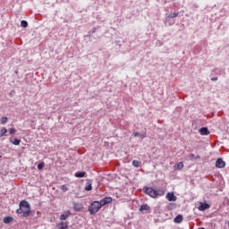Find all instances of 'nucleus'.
I'll return each mask as SVG.
<instances>
[{
  "label": "nucleus",
  "mask_w": 229,
  "mask_h": 229,
  "mask_svg": "<svg viewBox=\"0 0 229 229\" xmlns=\"http://www.w3.org/2000/svg\"><path fill=\"white\" fill-rule=\"evenodd\" d=\"M19 208L16 210L17 214H21L22 217H30L31 214V208L30 203L26 200H21L19 204Z\"/></svg>",
  "instance_id": "f257e3e1"
},
{
  "label": "nucleus",
  "mask_w": 229,
  "mask_h": 229,
  "mask_svg": "<svg viewBox=\"0 0 229 229\" xmlns=\"http://www.w3.org/2000/svg\"><path fill=\"white\" fill-rule=\"evenodd\" d=\"M101 202L99 201H94L91 203V206L89 208V213L91 215L98 214L99 212V209L101 208Z\"/></svg>",
  "instance_id": "f03ea898"
},
{
  "label": "nucleus",
  "mask_w": 229,
  "mask_h": 229,
  "mask_svg": "<svg viewBox=\"0 0 229 229\" xmlns=\"http://www.w3.org/2000/svg\"><path fill=\"white\" fill-rule=\"evenodd\" d=\"M144 191L146 194H148L150 198H157V196H162V194H164V192L160 194L157 190H154L153 188H148V187L144 188Z\"/></svg>",
  "instance_id": "7ed1b4c3"
},
{
  "label": "nucleus",
  "mask_w": 229,
  "mask_h": 229,
  "mask_svg": "<svg viewBox=\"0 0 229 229\" xmlns=\"http://www.w3.org/2000/svg\"><path fill=\"white\" fill-rule=\"evenodd\" d=\"M208 208H210V205L203 202H200L199 206L198 207V210H199L200 212H205V210H207Z\"/></svg>",
  "instance_id": "20e7f679"
},
{
  "label": "nucleus",
  "mask_w": 229,
  "mask_h": 229,
  "mask_svg": "<svg viewBox=\"0 0 229 229\" xmlns=\"http://www.w3.org/2000/svg\"><path fill=\"white\" fill-rule=\"evenodd\" d=\"M225 165H226V163H225V161L223 160V158H218L216 162V167H217L218 169H223V167H225Z\"/></svg>",
  "instance_id": "39448f33"
},
{
  "label": "nucleus",
  "mask_w": 229,
  "mask_h": 229,
  "mask_svg": "<svg viewBox=\"0 0 229 229\" xmlns=\"http://www.w3.org/2000/svg\"><path fill=\"white\" fill-rule=\"evenodd\" d=\"M108 203H112V197H106L100 200V205L105 207V205H108Z\"/></svg>",
  "instance_id": "423d86ee"
},
{
  "label": "nucleus",
  "mask_w": 229,
  "mask_h": 229,
  "mask_svg": "<svg viewBox=\"0 0 229 229\" xmlns=\"http://www.w3.org/2000/svg\"><path fill=\"white\" fill-rule=\"evenodd\" d=\"M165 198L168 201H176L177 199L176 195H174V192H168Z\"/></svg>",
  "instance_id": "0eeeda50"
},
{
  "label": "nucleus",
  "mask_w": 229,
  "mask_h": 229,
  "mask_svg": "<svg viewBox=\"0 0 229 229\" xmlns=\"http://www.w3.org/2000/svg\"><path fill=\"white\" fill-rule=\"evenodd\" d=\"M199 131L200 135H210V131H208V128L207 127L200 128Z\"/></svg>",
  "instance_id": "6e6552de"
},
{
  "label": "nucleus",
  "mask_w": 229,
  "mask_h": 229,
  "mask_svg": "<svg viewBox=\"0 0 229 229\" xmlns=\"http://www.w3.org/2000/svg\"><path fill=\"white\" fill-rule=\"evenodd\" d=\"M72 213L71 211H66L64 214L60 216V219L61 221H65V219H67L68 217H71Z\"/></svg>",
  "instance_id": "1a4fd4ad"
},
{
  "label": "nucleus",
  "mask_w": 229,
  "mask_h": 229,
  "mask_svg": "<svg viewBox=\"0 0 229 229\" xmlns=\"http://www.w3.org/2000/svg\"><path fill=\"white\" fill-rule=\"evenodd\" d=\"M183 221V216L178 215L174 217V223H176L177 225H180Z\"/></svg>",
  "instance_id": "9d476101"
},
{
  "label": "nucleus",
  "mask_w": 229,
  "mask_h": 229,
  "mask_svg": "<svg viewBox=\"0 0 229 229\" xmlns=\"http://www.w3.org/2000/svg\"><path fill=\"white\" fill-rule=\"evenodd\" d=\"M74 176L76 178H85V176H87V172H76Z\"/></svg>",
  "instance_id": "9b49d317"
},
{
  "label": "nucleus",
  "mask_w": 229,
  "mask_h": 229,
  "mask_svg": "<svg viewBox=\"0 0 229 229\" xmlns=\"http://www.w3.org/2000/svg\"><path fill=\"white\" fill-rule=\"evenodd\" d=\"M85 191H92V181L89 180L85 186Z\"/></svg>",
  "instance_id": "f8f14e48"
},
{
  "label": "nucleus",
  "mask_w": 229,
  "mask_h": 229,
  "mask_svg": "<svg viewBox=\"0 0 229 229\" xmlns=\"http://www.w3.org/2000/svg\"><path fill=\"white\" fill-rule=\"evenodd\" d=\"M57 228L58 229H67L68 225L65 222H61V223L57 224Z\"/></svg>",
  "instance_id": "ddd939ff"
},
{
  "label": "nucleus",
  "mask_w": 229,
  "mask_h": 229,
  "mask_svg": "<svg viewBox=\"0 0 229 229\" xmlns=\"http://www.w3.org/2000/svg\"><path fill=\"white\" fill-rule=\"evenodd\" d=\"M11 144H13L14 146H19L21 144V140L15 138L10 140Z\"/></svg>",
  "instance_id": "4468645a"
},
{
  "label": "nucleus",
  "mask_w": 229,
  "mask_h": 229,
  "mask_svg": "<svg viewBox=\"0 0 229 229\" xmlns=\"http://www.w3.org/2000/svg\"><path fill=\"white\" fill-rule=\"evenodd\" d=\"M180 15V13H174L171 14H166V19H174L175 17H178Z\"/></svg>",
  "instance_id": "2eb2a0df"
},
{
  "label": "nucleus",
  "mask_w": 229,
  "mask_h": 229,
  "mask_svg": "<svg viewBox=\"0 0 229 229\" xmlns=\"http://www.w3.org/2000/svg\"><path fill=\"white\" fill-rule=\"evenodd\" d=\"M140 212H144V210H149V206L148 204H143L140 208Z\"/></svg>",
  "instance_id": "dca6fc26"
},
{
  "label": "nucleus",
  "mask_w": 229,
  "mask_h": 229,
  "mask_svg": "<svg viewBox=\"0 0 229 229\" xmlns=\"http://www.w3.org/2000/svg\"><path fill=\"white\" fill-rule=\"evenodd\" d=\"M12 221H13V217H12V216H5L4 218V223L5 225H9V223H12Z\"/></svg>",
  "instance_id": "f3484780"
},
{
  "label": "nucleus",
  "mask_w": 229,
  "mask_h": 229,
  "mask_svg": "<svg viewBox=\"0 0 229 229\" xmlns=\"http://www.w3.org/2000/svg\"><path fill=\"white\" fill-rule=\"evenodd\" d=\"M6 133H8V130L6 129V128H2L1 130H0V139H1V137H4V135H6Z\"/></svg>",
  "instance_id": "a211bd4d"
},
{
  "label": "nucleus",
  "mask_w": 229,
  "mask_h": 229,
  "mask_svg": "<svg viewBox=\"0 0 229 229\" xmlns=\"http://www.w3.org/2000/svg\"><path fill=\"white\" fill-rule=\"evenodd\" d=\"M94 33H96V29H93L92 30H90L88 35L84 36V38H90V37H92V35H94Z\"/></svg>",
  "instance_id": "6ab92c4d"
},
{
  "label": "nucleus",
  "mask_w": 229,
  "mask_h": 229,
  "mask_svg": "<svg viewBox=\"0 0 229 229\" xmlns=\"http://www.w3.org/2000/svg\"><path fill=\"white\" fill-rule=\"evenodd\" d=\"M189 157H190L191 160H199V158H201V157H200L199 155L195 156L194 154H190V155H189Z\"/></svg>",
  "instance_id": "aec40b11"
},
{
  "label": "nucleus",
  "mask_w": 229,
  "mask_h": 229,
  "mask_svg": "<svg viewBox=\"0 0 229 229\" xmlns=\"http://www.w3.org/2000/svg\"><path fill=\"white\" fill-rule=\"evenodd\" d=\"M132 165H133L134 167H140V165H142V162L138 161V160H133V161H132Z\"/></svg>",
  "instance_id": "412c9836"
},
{
  "label": "nucleus",
  "mask_w": 229,
  "mask_h": 229,
  "mask_svg": "<svg viewBox=\"0 0 229 229\" xmlns=\"http://www.w3.org/2000/svg\"><path fill=\"white\" fill-rule=\"evenodd\" d=\"M174 169H177V170L183 169V163L179 162L177 165H174Z\"/></svg>",
  "instance_id": "4be33fe9"
},
{
  "label": "nucleus",
  "mask_w": 229,
  "mask_h": 229,
  "mask_svg": "<svg viewBox=\"0 0 229 229\" xmlns=\"http://www.w3.org/2000/svg\"><path fill=\"white\" fill-rule=\"evenodd\" d=\"M46 165V164L44 162H41L38 165V171H42L44 169V166Z\"/></svg>",
  "instance_id": "5701e85b"
},
{
  "label": "nucleus",
  "mask_w": 229,
  "mask_h": 229,
  "mask_svg": "<svg viewBox=\"0 0 229 229\" xmlns=\"http://www.w3.org/2000/svg\"><path fill=\"white\" fill-rule=\"evenodd\" d=\"M0 121L1 124H6V123L8 122V117L3 116Z\"/></svg>",
  "instance_id": "b1692460"
},
{
  "label": "nucleus",
  "mask_w": 229,
  "mask_h": 229,
  "mask_svg": "<svg viewBox=\"0 0 229 229\" xmlns=\"http://www.w3.org/2000/svg\"><path fill=\"white\" fill-rule=\"evenodd\" d=\"M21 28H26L28 26V21L22 20L21 21Z\"/></svg>",
  "instance_id": "393cba45"
},
{
  "label": "nucleus",
  "mask_w": 229,
  "mask_h": 229,
  "mask_svg": "<svg viewBox=\"0 0 229 229\" xmlns=\"http://www.w3.org/2000/svg\"><path fill=\"white\" fill-rule=\"evenodd\" d=\"M16 131H17V130H15L14 128L9 129V133H10L11 135H13V133H15Z\"/></svg>",
  "instance_id": "a878e982"
},
{
  "label": "nucleus",
  "mask_w": 229,
  "mask_h": 229,
  "mask_svg": "<svg viewBox=\"0 0 229 229\" xmlns=\"http://www.w3.org/2000/svg\"><path fill=\"white\" fill-rule=\"evenodd\" d=\"M62 190L64 191V192H67V191H68L67 186L63 185Z\"/></svg>",
  "instance_id": "bb28decb"
},
{
  "label": "nucleus",
  "mask_w": 229,
  "mask_h": 229,
  "mask_svg": "<svg viewBox=\"0 0 229 229\" xmlns=\"http://www.w3.org/2000/svg\"><path fill=\"white\" fill-rule=\"evenodd\" d=\"M132 135L134 137H140V133H139V132H133Z\"/></svg>",
  "instance_id": "cd10ccee"
},
{
  "label": "nucleus",
  "mask_w": 229,
  "mask_h": 229,
  "mask_svg": "<svg viewBox=\"0 0 229 229\" xmlns=\"http://www.w3.org/2000/svg\"><path fill=\"white\" fill-rule=\"evenodd\" d=\"M140 137H141V139H146V133L140 134Z\"/></svg>",
  "instance_id": "c85d7f7f"
},
{
  "label": "nucleus",
  "mask_w": 229,
  "mask_h": 229,
  "mask_svg": "<svg viewBox=\"0 0 229 229\" xmlns=\"http://www.w3.org/2000/svg\"><path fill=\"white\" fill-rule=\"evenodd\" d=\"M217 78H213L212 81H216Z\"/></svg>",
  "instance_id": "c756f323"
},
{
  "label": "nucleus",
  "mask_w": 229,
  "mask_h": 229,
  "mask_svg": "<svg viewBox=\"0 0 229 229\" xmlns=\"http://www.w3.org/2000/svg\"><path fill=\"white\" fill-rule=\"evenodd\" d=\"M173 24H174V21L171 23V26H173Z\"/></svg>",
  "instance_id": "7c9ffc66"
}]
</instances>
